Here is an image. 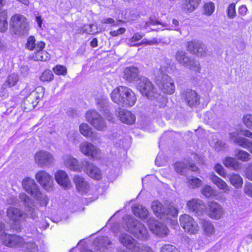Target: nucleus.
Segmentation results:
<instances>
[{
    "label": "nucleus",
    "instance_id": "51",
    "mask_svg": "<svg viewBox=\"0 0 252 252\" xmlns=\"http://www.w3.org/2000/svg\"><path fill=\"white\" fill-rule=\"evenodd\" d=\"M157 24L161 25L162 26H166V24L160 22L155 17H151L149 21L144 22L142 25L144 27H146L150 25H155Z\"/></svg>",
    "mask_w": 252,
    "mask_h": 252
},
{
    "label": "nucleus",
    "instance_id": "1",
    "mask_svg": "<svg viewBox=\"0 0 252 252\" xmlns=\"http://www.w3.org/2000/svg\"><path fill=\"white\" fill-rule=\"evenodd\" d=\"M19 198L24 206L25 212L19 208L11 207L7 210V217L12 220H25L27 218L35 220L37 217L38 209L35 206L33 199L25 193H20Z\"/></svg>",
    "mask_w": 252,
    "mask_h": 252
},
{
    "label": "nucleus",
    "instance_id": "5",
    "mask_svg": "<svg viewBox=\"0 0 252 252\" xmlns=\"http://www.w3.org/2000/svg\"><path fill=\"white\" fill-rule=\"evenodd\" d=\"M165 67L157 68L154 70V76L156 84L158 88L165 94H172L175 91L173 80L165 73Z\"/></svg>",
    "mask_w": 252,
    "mask_h": 252
},
{
    "label": "nucleus",
    "instance_id": "26",
    "mask_svg": "<svg viewBox=\"0 0 252 252\" xmlns=\"http://www.w3.org/2000/svg\"><path fill=\"white\" fill-rule=\"evenodd\" d=\"M73 181L76 186L77 191L80 193L87 192L90 188L88 182L82 177L75 175L73 178Z\"/></svg>",
    "mask_w": 252,
    "mask_h": 252
},
{
    "label": "nucleus",
    "instance_id": "11",
    "mask_svg": "<svg viewBox=\"0 0 252 252\" xmlns=\"http://www.w3.org/2000/svg\"><path fill=\"white\" fill-rule=\"evenodd\" d=\"M10 25L17 34H23L28 31V24L27 19L22 15L16 14L13 16L10 20Z\"/></svg>",
    "mask_w": 252,
    "mask_h": 252
},
{
    "label": "nucleus",
    "instance_id": "33",
    "mask_svg": "<svg viewBox=\"0 0 252 252\" xmlns=\"http://www.w3.org/2000/svg\"><path fill=\"white\" fill-rule=\"evenodd\" d=\"M132 211L135 216L142 219H146L149 214V212L146 208L140 205L134 206L132 208Z\"/></svg>",
    "mask_w": 252,
    "mask_h": 252
},
{
    "label": "nucleus",
    "instance_id": "58",
    "mask_svg": "<svg viewBox=\"0 0 252 252\" xmlns=\"http://www.w3.org/2000/svg\"><path fill=\"white\" fill-rule=\"evenodd\" d=\"M202 193L206 197H209L213 194V190L210 186H206L202 189Z\"/></svg>",
    "mask_w": 252,
    "mask_h": 252
},
{
    "label": "nucleus",
    "instance_id": "54",
    "mask_svg": "<svg viewBox=\"0 0 252 252\" xmlns=\"http://www.w3.org/2000/svg\"><path fill=\"white\" fill-rule=\"evenodd\" d=\"M22 220L19 219L15 220H13V222L12 223V229L17 231L20 232L22 229Z\"/></svg>",
    "mask_w": 252,
    "mask_h": 252
},
{
    "label": "nucleus",
    "instance_id": "22",
    "mask_svg": "<svg viewBox=\"0 0 252 252\" xmlns=\"http://www.w3.org/2000/svg\"><path fill=\"white\" fill-rule=\"evenodd\" d=\"M139 71L137 67L131 66L125 68L123 78L130 83L140 81L142 78L139 74Z\"/></svg>",
    "mask_w": 252,
    "mask_h": 252
},
{
    "label": "nucleus",
    "instance_id": "2",
    "mask_svg": "<svg viewBox=\"0 0 252 252\" xmlns=\"http://www.w3.org/2000/svg\"><path fill=\"white\" fill-rule=\"evenodd\" d=\"M111 98L114 102L123 107L132 106L137 99L134 93L130 89L122 86L113 90Z\"/></svg>",
    "mask_w": 252,
    "mask_h": 252
},
{
    "label": "nucleus",
    "instance_id": "21",
    "mask_svg": "<svg viewBox=\"0 0 252 252\" xmlns=\"http://www.w3.org/2000/svg\"><path fill=\"white\" fill-rule=\"evenodd\" d=\"M182 98L189 107L196 106L200 103V96L191 89H187L182 93Z\"/></svg>",
    "mask_w": 252,
    "mask_h": 252
},
{
    "label": "nucleus",
    "instance_id": "60",
    "mask_svg": "<svg viewBox=\"0 0 252 252\" xmlns=\"http://www.w3.org/2000/svg\"><path fill=\"white\" fill-rule=\"evenodd\" d=\"M244 192L248 196L252 197V184L249 183L246 184L244 187Z\"/></svg>",
    "mask_w": 252,
    "mask_h": 252
},
{
    "label": "nucleus",
    "instance_id": "17",
    "mask_svg": "<svg viewBox=\"0 0 252 252\" xmlns=\"http://www.w3.org/2000/svg\"><path fill=\"white\" fill-rule=\"evenodd\" d=\"M208 216L214 220H219L223 217L224 210L223 208L216 202H210L206 208Z\"/></svg>",
    "mask_w": 252,
    "mask_h": 252
},
{
    "label": "nucleus",
    "instance_id": "37",
    "mask_svg": "<svg viewBox=\"0 0 252 252\" xmlns=\"http://www.w3.org/2000/svg\"><path fill=\"white\" fill-rule=\"evenodd\" d=\"M43 50H37L33 58L34 60L39 61H47L50 58L48 52Z\"/></svg>",
    "mask_w": 252,
    "mask_h": 252
},
{
    "label": "nucleus",
    "instance_id": "49",
    "mask_svg": "<svg viewBox=\"0 0 252 252\" xmlns=\"http://www.w3.org/2000/svg\"><path fill=\"white\" fill-rule=\"evenodd\" d=\"M228 148L227 144L221 140H218L215 145V148L217 151H224Z\"/></svg>",
    "mask_w": 252,
    "mask_h": 252
},
{
    "label": "nucleus",
    "instance_id": "63",
    "mask_svg": "<svg viewBox=\"0 0 252 252\" xmlns=\"http://www.w3.org/2000/svg\"><path fill=\"white\" fill-rule=\"evenodd\" d=\"M101 23L102 24H111L113 26L117 25V24H115V20L111 18H104L101 20Z\"/></svg>",
    "mask_w": 252,
    "mask_h": 252
},
{
    "label": "nucleus",
    "instance_id": "42",
    "mask_svg": "<svg viewBox=\"0 0 252 252\" xmlns=\"http://www.w3.org/2000/svg\"><path fill=\"white\" fill-rule=\"evenodd\" d=\"M79 130L84 136L93 139V133L91 127L87 124H82L79 126Z\"/></svg>",
    "mask_w": 252,
    "mask_h": 252
},
{
    "label": "nucleus",
    "instance_id": "44",
    "mask_svg": "<svg viewBox=\"0 0 252 252\" xmlns=\"http://www.w3.org/2000/svg\"><path fill=\"white\" fill-rule=\"evenodd\" d=\"M200 43V42L195 41L188 42L186 45L187 50L196 55V53H197V48H199Z\"/></svg>",
    "mask_w": 252,
    "mask_h": 252
},
{
    "label": "nucleus",
    "instance_id": "4",
    "mask_svg": "<svg viewBox=\"0 0 252 252\" xmlns=\"http://www.w3.org/2000/svg\"><path fill=\"white\" fill-rule=\"evenodd\" d=\"M124 219L125 220L126 230L142 241L148 238V230L140 221L128 215H126Z\"/></svg>",
    "mask_w": 252,
    "mask_h": 252
},
{
    "label": "nucleus",
    "instance_id": "15",
    "mask_svg": "<svg viewBox=\"0 0 252 252\" xmlns=\"http://www.w3.org/2000/svg\"><path fill=\"white\" fill-rule=\"evenodd\" d=\"M119 240L121 244L129 251L133 252H138L141 250L139 243L130 235L126 233H122L119 236Z\"/></svg>",
    "mask_w": 252,
    "mask_h": 252
},
{
    "label": "nucleus",
    "instance_id": "57",
    "mask_svg": "<svg viewBox=\"0 0 252 252\" xmlns=\"http://www.w3.org/2000/svg\"><path fill=\"white\" fill-rule=\"evenodd\" d=\"M173 251H176V247L170 244H166L162 247L160 252H172Z\"/></svg>",
    "mask_w": 252,
    "mask_h": 252
},
{
    "label": "nucleus",
    "instance_id": "9",
    "mask_svg": "<svg viewBox=\"0 0 252 252\" xmlns=\"http://www.w3.org/2000/svg\"><path fill=\"white\" fill-rule=\"evenodd\" d=\"M175 58L178 62L182 65L195 72H200L199 63L193 58L189 56L187 53L182 51H178L176 53Z\"/></svg>",
    "mask_w": 252,
    "mask_h": 252
},
{
    "label": "nucleus",
    "instance_id": "23",
    "mask_svg": "<svg viewBox=\"0 0 252 252\" xmlns=\"http://www.w3.org/2000/svg\"><path fill=\"white\" fill-rule=\"evenodd\" d=\"M187 206L190 211L198 216L203 214L205 208L204 202L198 199H193L188 201Z\"/></svg>",
    "mask_w": 252,
    "mask_h": 252
},
{
    "label": "nucleus",
    "instance_id": "64",
    "mask_svg": "<svg viewBox=\"0 0 252 252\" xmlns=\"http://www.w3.org/2000/svg\"><path fill=\"white\" fill-rule=\"evenodd\" d=\"M246 175L248 179L252 181V164L249 165L247 168Z\"/></svg>",
    "mask_w": 252,
    "mask_h": 252
},
{
    "label": "nucleus",
    "instance_id": "16",
    "mask_svg": "<svg viewBox=\"0 0 252 252\" xmlns=\"http://www.w3.org/2000/svg\"><path fill=\"white\" fill-rule=\"evenodd\" d=\"M83 169L85 173L91 178L99 180L101 178L100 169L92 162L85 159L82 160Z\"/></svg>",
    "mask_w": 252,
    "mask_h": 252
},
{
    "label": "nucleus",
    "instance_id": "38",
    "mask_svg": "<svg viewBox=\"0 0 252 252\" xmlns=\"http://www.w3.org/2000/svg\"><path fill=\"white\" fill-rule=\"evenodd\" d=\"M234 152L235 157L242 161H248L251 159V155L245 151L236 149Z\"/></svg>",
    "mask_w": 252,
    "mask_h": 252
},
{
    "label": "nucleus",
    "instance_id": "24",
    "mask_svg": "<svg viewBox=\"0 0 252 252\" xmlns=\"http://www.w3.org/2000/svg\"><path fill=\"white\" fill-rule=\"evenodd\" d=\"M229 138L231 140L244 148H246L252 154V141L238 135L236 132L230 133Z\"/></svg>",
    "mask_w": 252,
    "mask_h": 252
},
{
    "label": "nucleus",
    "instance_id": "28",
    "mask_svg": "<svg viewBox=\"0 0 252 252\" xmlns=\"http://www.w3.org/2000/svg\"><path fill=\"white\" fill-rule=\"evenodd\" d=\"M112 244L111 241L107 236H100L94 240V245L97 250L103 251L108 249V246Z\"/></svg>",
    "mask_w": 252,
    "mask_h": 252
},
{
    "label": "nucleus",
    "instance_id": "35",
    "mask_svg": "<svg viewBox=\"0 0 252 252\" xmlns=\"http://www.w3.org/2000/svg\"><path fill=\"white\" fill-rule=\"evenodd\" d=\"M201 0H184L183 8L189 11H193L199 5Z\"/></svg>",
    "mask_w": 252,
    "mask_h": 252
},
{
    "label": "nucleus",
    "instance_id": "48",
    "mask_svg": "<svg viewBox=\"0 0 252 252\" xmlns=\"http://www.w3.org/2000/svg\"><path fill=\"white\" fill-rule=\"evenodd\" d=\"M53 70L57 75H65L67 74V69L63 65L58 64L53 68Z\"/></svg>",
    "mask_w": 252,
    "mask_h": 252
},
{
    "label": "nucleus",
    "instance_id": "55",
    "mask_svg": "<svg viewBox=\"0 0 252 252\" xmlns=\"http://www.w3.org/2000/svg\"><path fill=\"white\" fill-rule=\"evenodd\" d=\"M235 5L234 3L230 4L227 9V16L230 18H233L235 16Z\"/></svg>",
    "mask_w": 252,
    "mask_h": 252
},
{
    "label": "nucleus",
    "instance_id": "30",
    "mask_svg": "<svg viewBox=\"0 0 252 252\" xmlns=\"http://www.w3.org/2000/svg\"><path fill=\"white\" fill-rule=\"evenodd\" d=\"M96 104L99 110L106 115V119L109 121L113 122L114 118L113 114L109 113L108 109V105L104 100L97 98L96 100Z\"/></svg>",
    "mask_w": 252,
    "mask_h": 252
},
{
    "label": "nucleus",
    "instance_id": "45",
    "mask_svg": "<svg viewBox=\"0 0 252 252\" xmlns=\"http://www.w3.org/2000/svg\"><path fill=\"white\" fill-rule=\"evenodd\" d=\"M22 248L28 252H37L38 251L37 245L33 242L25 243L24 241Z\"/></svg>",
    "mask_w": 252,
    "mask_h": 252
},
{
    "label": "nucleus",
    "instance_id": "46",
    "mask_svg": "<svg viewBox=\"0 0 252 252\" xmlns=\"http://www.w3.org/2000/svg\"><path fill=\"white\" fill-rule=\"evenodd\" d=\"M54 74L51 70L46 69L40 76V80L43 82H50L54 79Z\"/></svg>",
    "mask_w": 252,
    "mask_h": 252
},
{
    "label": "nucleus",
    "instance_id": "59",
    "mask_svg": "<svg viewBox=\"0 0 252 252\" xmlns=\"http://www.w3.org/2000/svg\"><path fill=\"white\" fill-rule=\"evenodd\" d=\"M215 170L216 172L218 173L221 176H224L225 175V173L224 171V169L222 165L220 164L217 163L215 165L214 167Z\"/></svg>",
    "mask_w": 252,
    "mask_h": 252
},
{
    "label": "nucleus",
    "instance_id": "13",
    "mask_svg": "<svg viewBox=\"0 0 252 252\" xmlns=\"http://www.w3.org/2000/svg\"><path fill=\"white\" fill-rule=\"evenodd\" d=\"M36 163L40 167H50L53 163L54 158L50 152L40 150L36 153L34 156Z\"/></svg>",
    "mask_w": 252,
    "mask_h": 252
},
{
    "label": "nucleus",
    "instance_id": "12",
    "mask_svg": "<svg viewBox=\"0 0 252 252\" xmlns=\"http://www.w3.org/2000/svg\"><path fill=\"white\" fill-rule=\"evenodd\" d=\"M79 148L80 152L90 159H97L100 157V150L91 142L84 141L80 144Z\"/></svg>",
    "mask_w": 252,
    "mask_h": 252
},
{
    "label": "nucleus",
    "instance_id": "43",
    "mask_svg": "<svg viewBox=\"0 0 252 252\" xmlns=\"http://www.w3.org/2000/svg\"><path fill=\"white\" fill-rule=\"evenodd\" d=\"M174 169L176 172L183 175L188 169V165L184 162H176L174 164Z\"/></svg>",
    "mask_w": 252,
    "mask_h": 252
},
{
    "label": "nucleus",
    "instance_id": "36",
    "mask_svg": "<svg viewBox=\"0 0 252 252\" xmlns=\"http://www.w3.org/2000/svg\"><path fill=\"white\" fill-rule=\"evenodd\" d=\"M7 12L5 10L0 11V32H4L7 30Z\"/></svg>",
    "mask_w": 252,
    "mask_h": 252
},
{
    "label": "nucleus",
    "instance_id": "47",
    "mask_svg": "<svg viewBox=\"0 0 252 252\" xmlns=\"http://www.w3.org/2000/svg\"><path fill=\"white\" fill-rule=\"evenodd\" d=\"M189 186L191 188H198L201 185L202 181L197 178L188 179Z\"/></svg>",
    "mask_w": 252,
    "mask_h": 252
},
{
    "label": "nucleus",
    "instance_id": "61",
    "mask_svg": "<svg viewBox=\"0 0 252 252\" xmlns=\"http://www.w3.org/2000/svg\"><path fill=\"white\" fill-rule=\"evenodd\" d=\"M94 26V25L93 24H90L89 25H88V27H89V29L88 28H85L86 26H84V27L83 28H81V29H79L78 30V32L79 33H84V32H87L88 31H89V33L90 34H94V32H92V28Z\"/></svg>",
    "mask_w": 252,
    "mask_h": 252
},
{
    "label": "nucleus",
    "instance_id": "19",
    "mask_svg": "<svg viewBox=\"0 0 252 252\" xmlns=\"http://www.w3.org/2000/svg\"><path fill=\"white\" fill-rule=\"evenodd\" d=\"M37 182L47 190L51 189L53 186V180L51 175L45 171H39L35 175Z\"/></svg>",
    "mask_w": 252,
    "mask_h": 252
},
{
    "label": "nucleus",
    "instance_id": "6",
    "mask_svg": "<svg viewBox=\"0 0 252 252\" xmlns=\"http://www.w3.org/2000/svg\"><path fill=\"white\" fill-rule=\"evenodd\" d=\"M22 186L25 191L40 202L41 206L47 205L48 198L40 191L39 187L33 179L29 177L25 179L22 182Z\"/></svg>",
    "mask_w": 252,
    "mask_h": 252
},
{
    "label": "nucleus",
    "instance_id": "40",
    "mask_svg": "<svg viewBox=\"0 0 252 252\" xmlns=\"http://www.w3.org/2000/svg\"><path fill=\"white\" fill-rule=\"evenodd\" d=\"M211 180L212 182L220 189H221L228 190L229 188L226 183L223 181L221 179L216 176L213 175L211 177Z\"/></svg>",
    "mask_w": 252,
    "mask_h": 252
},
{
    "label": "nucleus",
    "instance_id": "53",
    "mask_svg": "<svg viewBox=\"0 0 252 252\" xmlns=\"http://www.w3.org/2000/svg\"><path fill=\"white\" fill-rule=\"evenodd\" d=\"M234 45L238 52H241L245 48V43L241 39H236L233 41Z\"/></svg>",
    "mask_w": 252,
    "mask_h": 252
},
{
    "label": "nucleus",
    "instance_id": "50",
    "mask_svg": "<svg viewBox=\"0 0 252 252\" xmlns=\"http://www.w3.org/2000/svg\"><path fill=\"white\" fill-rule=\"evenodd\" d=\"M215 6L213 2H210L206 3L204 5V14L210 15L214 11Z\"/></svg>",
    "mask_w": 252,
    "mask_h": 252
},
{
    "label": "nucleus",
    "instance_id": "7",
    "mask_svg": "<svg viewBox=\"0 0 252 252\" xmlns=\"http://www.w3.org/2000/svg\"><path fill=\"white\" fill-rule=\"evenodd\" d=\"M151 207L154 214L162 219H168L171 217H175L178 213V210L173 205L169 204L164 206L158 201H154Z\"/></svg>",
    "mask_w": 252,
    "mask_h": 252
},
{
    "label": "nucleus",
    "instance_id": "14",
    "mask_svg": "<svg viewBox=\"0 0 252 252\" xmlns=\"http://www.w3.org/2000/svg\"><path fill=\"white\" fill-rule=\"evenodd\" d=\"M180 223L185 231L190 234H195L199 230V227L197 223L188 215L184 214L181 216Z\"/></svg>",
    "mask_w": 252,
    "mask_h": 252
},
{
    "label": "nucleus",
    "instance_id": "41",
    "mask_svg": "<svg viewBox=\"0 0 252 252\" xmlns=\"http://www.w3.org/2000/svg\"><path fill=\"white\" fill-rule=\"evenodd\" d=\"M19 80V76L17 74L12 73L9 75L3 85V88L10 87L15 85Z\"/></svg>",
    "mask_w": 252,
    "mask_h": 252
},
{
    "label": "nucleus",
    "instance_id": "27",
    "mask_svg": "<svg viewBox=\"0 0 252 252\" xmlns=\"http://www.w3.org/2000/svg\"><path fill=\"white\" fill-rule=\"evenodd\" d=\"M55 179L57 183L64 189L71 187V183L67 174L63 170H59L55 174Z\"/></svg>",
    "mask_w": 252,
    "mask_h": 252
},
{
    "label": "nucleus",
    "instance_id": "18",
    "mask_svg": "<svg viewBox=\"0 0 252 252\" xmlns=\"http://www.w3.org/2000/svg\"><path fill=\"white\" fill-rule=\"evenodd\" d=\"M1 240L4 245L9 247L22 248L24 241L23 238L20 236L4 233L1 235Z\"/></svg>",
    "mask_w": 252,
    "mask_h": 252
},
{
    "label": "nucleus",
    "instance_id": "32",
    "mask_svg": "<svg viewBox=\"0 0 252 252\" xmlns=\"http://www.w3.org/2000/svg\"><path fill=\"white\" fill-rule=\"evenodd\" d=\"M201 227L204 234L208 236L213 235L215 233V227L212 222L209 220H202Z\"/></svg>",
    "mask_w": 252,
    "mask_h": 252
},
{
    "label": "nucleus",
    "instance_id": "56",
    "mask_svg": "<svg viewBox=\"0 0 252 252\" xmlns=\"http://www.w3.org/2000/svg\"><path fill=\"white\" fill-rule=\"evenodd\" d=\"M197 49V53H196V56L201 57L204 56L206 55V47L204 44L201 43L199 48Z\"/></svg>",
    "mask_w": 252,
    "mask_h": 252
},
{
    "label": "nucleus",
    "instance_id": "34",
    "mask_svg": "<svg viewBox=\"0 0 252 252\" xmlns=\"http://www.w3.org/2000/svg\"><path fill=\"white\" fill-rule=\"evenodd\" d=\"M223 163L226 167L231 168L235 170H238L240 168V163L235 158L226 157Z\"/></svg>",
    "mask_w": 252,
    "mask_h": 252
},
{
    "label": "nucleus",
    "instance_id": "20",
    "mask_svg": "<svg viewBox=\"0 0 252 252\" xmlns=\"http://www.w3.org/2000/svg\"><path fill=\"white\" fill-rule=\"evenodd\" d=\"M148 225L150 230L155 235L160 237L167 235L168 228L163 223L154 220H149Z\"/></svg>",
    "mask_w": 252,
    "mask_h": 252
},
{
    "label": "nucleus",
    "instance_id": "10",
    "mask_svg": "<svg viewBox=\"0 0 252 252\" xmlns=\"http://www.w3.org/2000/svg\"><path fill=\"white\" fill-rule=\"evenodd\" d=\"M87 121L99 131L105 130L107 124L102 117L95 110L88 111L86 114Z\"/></svg>",
    "mask_w": 252,
    "mask_h": 252
},
{
    "label": "nucleus",
    "instance_id": "39",
    "mask_svg": "<svg viewBox=\"0 0 252 252\" xmlns=\"http://www.w3.org/2000/svg\"><path fill=\"white\" fill-rule=\"evenodd\" d=\"M231 184L236 189L242 187L243 178L239 174H232L229 178Z\"/></svg>",
    "mask_w": 252,
    "mask_h": 252
},
{
    "label": "nucleus",
    "instance_id": "52",
    "mask_svg": "<svg viewBox=\"0 0 252 252\" xmlns=\"http://www.w3.org/2000/svg\"><path fill=\"white\" fill-rule=\"evenodd\" d=\"M243 122L249 128L252 129V115L247 114L243 116Z\"/></svg>",
    "mask_w": 252,
    "mask_h": 252
},
{
    "label": "nucleus",
    "instance_id": "8",
    "mask_svg": "<svg viewBox=\"0 0 252 252\" xmlns=\"http://www.w3.org/2000/svg\"><path fill=\"white\" fill-rule=\"evenodd\" d=\"M44 88L41 87H37L24 100L22 104L24 111L29 112L36 106L39 99L42 98L44 94Z\"/></svg>",
    "mask_w": 252,
    "mask_h": 252
},
{
    "label": "nucleus",
    "instance_id": "25",
    "mask_svg": "<svg viewBox=\"0 0 252 252\" xmlns=\"http://www.w3.org/2000/svg\"><path fill=\"white\" fill-rule=\"evenodd\" d=\"M64 164L69 169L74 171L80 172L83 169L82 161L80 163L77 159L70 155L63 156Z\"/></svg>",
    "mask_w": 252,
    "mask_h": 252
},
{
    "label": "nucleus",
    "instance_id": "3",
    "mask_svg": "<svg viewBox=\"0 0 252 252\" xmlns=\"http://www.w3.org/2000/svg\"><path fill=\"white\" fill-rule=\"evenodd\" d=\"M137 89L143 96L152 100H156L160 107L165 105L166 98L157 91L154 84L148 78H141L137 84Z\"/></svg>",
    "mask_w": 252,
    "mask_h": 252
},
{
    "label": "nucleus",
    "instance_id": "29",
    "mask_svg": "<svg viewBox=\"0 0 252 252\" xmlns=\"http://www.w3.org/2000/svg\"><path fill=\"white\" fill-rule=\"evenodd\" d=\"M120 120L124 123L127 125H131L135 121V117L130 111L123 109L119 112Z\"/></svg>",
    "mask_w": 252,
    "mask_h": 252
},
{
    "label": "nucleus",
    "instance_id": "31",
    "mask_svg": "<svg viewBox=\"0 0 252 252\" xmlns=\"http://www.w3.org/2000/svg\"><path fill=\"white\" fill-rule=\"evenodd\" d=\"M36 40L33 36H31L29 37L26 46L30 50H43L45 47V44L42 41H38L35 43Z\"/></svg>",
    "mask_w": 252,
    "mask_h": 252
},
{
    "label": "nucleus",
    "instance_id": "62",
    "mask_svg": "<svg viewBox=\"0 0 252 252\" xmlns=\"http://www.w3.org/2000/svg\"><path fill=\"white\" fill-rule=\"evenodd\" d=\"M126 29L121 28L116 31H111L110 34L113 36H117L120 34H123L126 32Z\"/></svg>",
    "mask_w": 252,
    "mask_h": 252
}]
</instances>
